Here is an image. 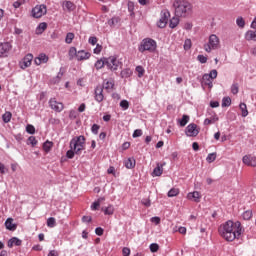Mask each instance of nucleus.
Instances as JSON below:
<instances>
[{
    "label": "nucleus",
    "mask_w": 256,
    "mask_h": 256,
    "mask_svg": "<svg viewBox=\"0 0 256 256\" xmlns=\"http://www.w3.org/2000/svg\"><path fill=\"white\" fill-rule=\"evenodd\" d=\"M241 222H233L228 220L225 224L219 227V233L226 241H235L241 236Z\"/></svg>",
    "instance_id": "obj_1"
},
{
    "label": "nucleus",
    "mask_w": 256,
    "mask_h": 256,
    "mask_svg": "<svg viewBox=\"0 0 256 256\" xmlns=\"http://www.w3.org/2000/svg\"><path fill=\"white\" fill-rule=\"evenodd\" d=\"M176 17H187L191 15L193 6L185 0H175L173 3Z\"/></svg>",
    "instance_id": "obj_2"
},
{
    "label": "nucleus",
    "mask_w": 256,
    "mask_h": 256,
    "mask_svg": "<svg viewBox=\"0 0 256 256\" xmlns=\"http://www.w3.org/2000/svg\"><path fill=\"white\" fill-rule=\"evenodd\" d=\"M70 149H73L76 155H81V152L85 149V136L80 135L72 138L70 141Z\"/></svg>",
    "instance_id": "obj_3"
},
{
    "label": "nucleus",
    "mask_w": 256,
    "mask_h": 256,
    "mask_svg": "<svg viewBox=\"0 0 256 256\" xmlns=\"http://www.w3.org/2000/svg\"><path fill=\"white\" fill-rule=\"evenodd\" d=\"M157 49V42L152 38H144L140 45L138 46V51L140 53H145L148 51L149 53H153Z\"/></svg>",
    "instance_id": "obj_4"
},
{
    "label": "nucleus",
    "mask_w": 256,
    "mask_h": 256,
    "mask_svg": "<svg viewBox=\"0 0 256 256\" xmlns=\"http://www.w3.org/2000/svg\"><path fill=\"white\" fill-rule=\"evenodd\" d=\"M106 66L110 71H117L119 67H123V63L117 59L115 56H110L106 58Z\"/></svg>",
    "instance_id": "obj_5"
},
{
    "label": "nucleus",
    "mask_w": 256,
    "mask_h": 256,
    "mask_svg": "<svg viewBox=\"0 0 256 256\" xmlns=\"http://www.w3.org/2000/svg\"><path fill=\"white\" fill-rule=\"evenodd\" d=\"M219 47V37L217 35L212 34L209 37V41L204 45V49L207 53H211L212 49H218Z\"/></svg>",
    "instance_id": "obj_6"
},
{
    "label": "nucleus",
    "mask_w": 256,
    "mask_h": 256,
    "mask_svg": "<svg viewBox=\"0 0 256 256\" xmlns=\"http://www.w3.org/2000/svg\"><path fill=\"white\" fill-rule=\"evenodd\" d=\"M47 13V6L45 5H40L36 6L32 9V16L35 19H40V17H43Z\"/></svg>",
    "instance_id": "obj_7"
},
{
    "label": "nucleus",
    "mask_w": 256,
    "mask_h": 256,
    "mask_svg": "<svg viewBox=\"0 0 256 256\" xmlns=\"http://www.w3.org/2000/svg\"><path fill=\"white\" fill-rule=\"evenodd\" d=\"M169 17H171L169 10H164L161 12V18L158 22V27L160 29H165V27H167V21H169Z\"/></svg>",
    "instance_id": "obj_8"
},
{
    "label": "nucleus",
    "mask_w": 256,
    "mask_h": 256,
    "mask_svg": "<svg viewBox=\"0 0 256 256\" xmlns=\"http://www.w3.org/2000/svg\"><path fill=\"white\" fill-rule=\"evenodd\" d=\"M185 135L187 137H197V135H199V129L197 128V124H189L185 129Z\"/></svg>",
    "instance_id": "obj_9"
},
{
    "label": "nucleus",
    "mask_w": 256,
    "mask_h": 256,
    "mask_svg": "<svg viewBox=\"0 0 256 256\" xmlns=\"http://www.w3.org/2000/svg\"><path fill=\"white\" fill-rule=\"evenodd\" d=\"M13 49V45L11 42H2L0 43V58L7 57L9 55V51Z\"/></svg>",
    "instance_id": "obj_10"
},
{
    "label": "nucleus",
    "mask_w": 256,
    "mask_h": 256,
    "mask_svg": "<svg viewBox=\"0 0 256 256\" xmlns=\"http://www.w3.org/2000/svg\"><path fill=\"white\" fill-rule=\"evenodd\" d=\"M49 105L51 109H53V111H56L57 113H61V111H63L64 109L63 103L58 102L57 100H55V98L50 99Z\"/></svg>",
    "instance_id": "obj_11"
},
{
    "label": "nucleus",
    "mask_w": 256,
    "mask_h": 256,
    "mask_svg": "<svg viewBox=\"0 0 256 256\" xmlns=\"http://www.w3.org/2000/svg\"><path fill=\"white\" fill-rule=\"evenodd\" d=\"M244 165H248V167H256V157L251 155H245L242 158Z\"/></svg>",
    "instance_id": "obj_12"
},
{
    "label": "nucleus",
    "mask_w": 256,
    "mask_h": 256,
    "mask_svg": "<svg viewBox=\"0 0 256 256\" xmlns=\"http://www.w3.org/2000/svg\"><path fill=\"white\" fill-rule=\"evenodd\" d=\"M62 8L64 11H68V13H71L72 11H75L76 6H75V3L69 0H66L62 2Z\"/></svg>",
    "instance_id": "obj_13"
},
{
    "label": "nucleus",
    "mask_w": 256,
    "mask_h": 256,
    "mask_svg": "<svg viewBox=\"0 0 256 256\" xmlns=\"http://www.w3.org/2000/svg\"><path fill=\"white\" fill-rule=\"evenodd\" d=\"M91 57V53L85 52V50H79L77 54V61H87Z\"/></svg>",
    "instance_id": "obj_14"
},
{
    "label": "nucleus",
    "mask_w": 256,
    "mask_h": 256,
    "mask_svg": "<svg viewBox=\"0 0 256 256\" xmlns=\"http://www.w3.org/2000/svg\"><path fill=\"white\" fill-rule=\"evenodd\" d=\"M95 99H96V101H98V103H101V101H103L104 96H103L102 86H97L95 88Z\"/></svg>",
    "instance_id": "obj_15"
},
{
    "label": "nucleus",
    "mask_w": 256,
    "mask_h": 256,
    "mask_svg": "<svg viewBox=\"0 0 256 256\" xmlns=\"http://www.w3.org/2000/svg\"><path fill=\"white\" fill-rule=\"evenodd\" d=\"M5 227L8 229V231H16L17 230V224L13 223V218H7L5 221Z\"/></svg>",
    "instance_id": "obj_16"
},
{
    "label": "nucleus",
    "mask_w": 256,
    "mask_h": 256,
    "mask_svg": "<svg viewBox=\"0 0 256 256\" xmlns=\"http://www.w3.org/2000/svg\"><path fill=\"white\" fill-rule=\"evenodd\" d=\"M187 198L195 201V203H199V201H201V194L197 191L190 192L188 193Z\"/></svg>",
    "instance_id": "obj_17"
},
{
    "label": "nucleus",
    "mask_w": 256,
    "mask_h": 256,
    "mask_svg": "<svg viewBox=\"0 0 256 256\" xmlns=\"http://www.w3.org/2000/svg\"><path fill=\"white\" fill-rule=\"evenodd\" d=\"M22 243H23V241H21V239H19L17 237H13L10 240H8V247L10 249L13 247V245H15L16 247H21Z\"/></svg>",
    "instance_id": "obj_18"
},
{
    "label": "nucleus",
    "mask_w": 256,
    "mask_h": 256,
    "mask_svg": "<svg viewBox=\"0 0 256 256\" xmlns=\"http://www.w3.org/2000/svg\"><path fill=\"white\" fill-rule=\"evenodd\" d=\"M31 61H33V54H27L23 59L22 69H27V67H30Z\"/></svg>",
    "instance_id": "obj_19"
},
{
    "label": "nucleus",
    "mask_w": 256,
    "mask_h": 256,
    "mask_svg": "<svg viewBox=\"0 0 256 256\" xmlns=\"http://www.w3.org/2000/svg\"><path fill=\"white\" fill-rule=\"evenodd\" d=\"M124 165L126 169H134L136 165L135 158H128L127 160L124 161Z\"/></svg>",
    "instance_id": "obj_20"
},
{
    "label": "nucleus",
    "mask_w": 256,
    "mask_h": 256,
    "mask_svg": "<svg viewBox=\"0 0 256 256\" xmlns=\"http://www.w3.org/2000/svg\"><path fill=\"white\" fill-rule=\"evenodd\" d=\"M164 165H165V162L163 164H161L160 166L158 164L157 167L154 168L153 175H155V177H161V175H163V166Z\"/></svg>",
    "instance_id": "obj_21"
},
{
    "label": "nucleus",
    "mask_w": 256,
    "mask_h": 256,
    "mask_svg": "<svg viewBox=\"0 0 256 256\" xmlns=\"http://www.w3.org/2000/svg\"><path fill=\"white\" fill-rule=\"evenodd\" d=\"M79 52H77V48L75 47H71L69 49L68 55H69V60L73 61L75 59V57L77 58Z\"/></svg>",
    "instance_id": "obj_22"
},
{
    "label": "nucleus",
    "mask_w": 256,
    "mask_h": 256,
    "mask_svg": "<svg viewBox=\"0 0 256 256\" xmlns=\"http://www.w3.org/2000/svg\"><path fill=\"white\" fill-rule=\"evenodd\" d=\"M105 65H107V58L100 59L95 63V67L97 70L103 69Z\"/></svg>",
    "instance_id": "obj_23"
},
{
    "label": "nucleus",
    "mask_w": 256,
    "mask_h": 256,
    "mask_svg": "<svg viewBox=\"0 0 256 256\" xmlns=\"http://www.w3.org/2000/svg\"><path fill=\"white\" fill-rule=\"evenodd\" d=\"M45 29H47V23L45 22L40 23L36 28V35H41L43 31H45Z\"/></svg>",
    "instance_id": "obj_24"
},
{
    "label": "nucleus",
    "mask_w": 256,
    "mask_h": 256,
    "mask_svg": "<svg viewBox=\"0 0 256 256\" xmlns=\"http://www.w3.org/2000/svg\"><path fill=\"white\" fill-rule=\"evenodd\" d=\"M217 121H219V117L217 116L206 118L204 120V125H213V123H217Z\"/></svg>",
    "instance_id": "obj_25"
},
{
    "label": "nucleus",
    "mask_w": 256,
    "mask_h": 256,
    "mask_svg": "<svg viewBox=\"0 0 256 256\" xmlns=\"http://www.w3.org/2000/svg\"><path fill=\"white\" fill-rule=\"evenodd\" d=\"M180 127H185L189 123V115H183L182 119L178 120Z\"/></svg>",
    "instance_id": "obj_26"
},
{
    "label": "nucleus",
    "mask_w": 256,
    "mask_h": 256,
    "mask_svg": "<svg viewBox=\"0 0 256 256\" xmlns=\"http://www.w3.org/2000/svg\"><path fill=\"white\" fill-rule=\"evenodd\" d=\"M239 108L242 111V117H247V115H249V111L247 110V104L240 103Z\"/></svg>",
    "instance_id": "obj_27"
},
{
    "label": "nucleus",
    "mask_w": 256,
    "mask_h": 256,
    "mask_svg": "<svg viewBox=\"0 0 256 256\" xmlns=\"http://www.w3.org/2000/svg\"><path fill=\"white\" fill-rule=\"evenodd\" d=\"M177 25H179V16L173 17V18L170 20L169 27H170L171 29H175V27H177Z\"/></svg>",
    "instance_id": "obj_28"
},
{
    "label": "nucleus",
    "mask_w": 256,
    "mask_h": 256,
    "mask_svg": "<svg viewBox=\"0 0 256 256\" xmlns=\"http://www.w3.org/2000/svg\"><path fill=\"white\" fill-rule=\"evenodd\" d=\"M74 39H75V34L73 32L67 33L65 38V43H67L68 45H71Z\"/></svg>",
    "instance_id": "obj_29"
},
{
    "label": "nucleus",
    "mask_w": 256,
    "mask_h": 256,
    "mask_svg": "<svg viewBox=\"0 0 256 256\" xmlns=\"http://www.w3.org/2000/svg\"><path fill=\"white\" fill-rule=\"evenodd\" d=\"M132 74H133V72L131 71V69H124V70H122L121 73H120L122 79H128V77H129L130 75H132Z\"/></svg>",
    "instance_id": "obj_30"
},
{
    "label": "nucleus",
    "mask_w": 256,
    "mask_h": 256,
    "mask_svg": "<svg viewBox=\"0 0 256 256\" xmlns=\"http://www.w3.org/2000/svg\"><path fill=\"white\" fill-rule=\"evenodd\" d=\"M102 211H104L105 215H113V213H115V208H113V206H108L106 208H102Z\"/></svg>",
    "instance_id": "obj_31"
},
{
    "label": "nucleus",
    "mask_w": 256,
    "mask_h": 256,
    "mask_svg": "<svg viewBox=\"0 0 256 256\" xmlns=\"http://www.w3.org/2000/svg\"><path fill=\"white\" fill-rule=\"evenodd\" d=\"M251 217H253V211L251 210H247L242 214V218L244 219V221H249Z\"/></svg>",
    "instance_id": "obj_32"
},
{
    "label": "nucleus",
    "mask_w": 256,
    "mask_h": 256,
    "mask_svg": "<svg viewBox=\"0 0 256 256\" xmlns=\"http://www.w3.org/2000/svg\"><path fill=\"white\" fill-rule=\"evenodd\" d=\"M215 159H217V153L215 152L208 154V156L206 157L207 163H213Z\"/></svg>",
    "instance_id": "obj_33"
},
{
    "label": "nucleus",
    "mask_w": 256,
    "mask_h": 256,
    "mask_svg": "<svg viewBox=\"0 0 256 256\" xmlns=\"http://www.w3.org/2000/svg\"><path fill=\"white\" fill-rule=\"evenodd\" d=\"M115 86V83H113V81H106L104 82V85H103V89H106V91H109L111 89H113V87Z\"/></svg>",
    "instance_id": "obj_34"
},
{
    "label": "nucleus",
    "mask_w": 256,
    "mask_h": 256,
    "mask_svg": "<svg viewBox=\"0 0 256 256\" xmlns=\"http://www.w3.org/2000/svg\"><path fill=\"white\" fill-rule=\"evenodd\" d=\"M179 194V188H172L168 192V197H177Z\"/></svg>",
    "instance_id": "obj_35"
},
{
    "label": "nucleus",
    "mask_w": 256,
    "mask_h": 256,
    "mask_svg": "<svg viewBox=\"0 0 256 256\" xmlns=\"http://www.w3.org/2000/svg\"><path fill=\"white\" fill-rule=\"evenodd\" d=\"M51 147H53V142L46 141L43 144V149L46 151V153H49L51 151Z\"/></svg>",
    "instance_id": "obj_36"
},
{
    "label": "nucleus",
    "mask_w": 256,
    "mask_h": 256,
    "mask_svg": "<svg viewBox=\"0 0 256 256\" xmlns=\"http://www.w3.org/2000/svg\"><path fill=\"white\" fill-rule=\"evenodd\" d=\"M11 117H13V114H11V112H6L3 114L2 119L4 123H9V121H11Z\"/></svg>",
    "instance_id": "obj_37"
},
{
    "label": "nucleus",
    "mask_w": 256,
    "mask_h": 256,
    "mask_svg": "<svg viewBox=\"0 0 256 256\" xmlns=\"http://www.w3.org/2000/svg\"><path fill=\"white\" fill-rule=\"evenodd\" d=\"M231 105V97H224L222 99V107H230Z\"/></svg>",
    "instance_id": "obj_38"
},
{
    "label": "nucleus",
    "mask_w": 256,
    "mask_h": 256,
    "mask_svg": "<svg viewBox=\"0 0 256 256\" xmlns=\"http://www.w3.org/2000/svg\"><path fill=\"white\" fill-rule=\"evenodd\" d=\"M231 93L233 95H237V93H239V84L238 83H234L231 86Z\"/></svg>",
    "instance_id": "obj_39"
},
{
    "label": "nucleus",
    "mask_w": 256,
    "mask_h": 256,
    "mask_svg": "<svg viewBox=\"0 0 256 256\" xmlns=\"http://www.w3.org/2000/svg\"><path fill=\"white\" fill-rule=\"evenodd\" d=\"M236 24L238 25V27L243 29V27H245V20L243 19V17H238L236 19Z\"/></svg>",
    "instance_id": "obj_40"
},
{
    "label": "nucleus",
    "mask_w": 256,
    "mask_h": 256,
    "mask_svg": "<svg viewBox=\"0 0 256 256\" xmlns=\"http://www.w3.org/2000/svg\"><path fill=\"white\" fill-rule=\"evenodd\" d=\"M56 225L55 218L50 217L47 219V227L53 228Z\"/></svg>",
    "instance_id": "obj_41"
},
{
    "label": "nucleus",
    "mask_w": 256,
    "mask_h": 256,
    "mask_svg": "<svg viewBox=\"0 0 256 256\" xmlns=\"http://www.w3.org/2000/svg\"><path fill=\"white\" fill-rule=\"evenodd\" d=\"M136 71L138 72V77H143L145 75V68L143 66H137Z\"/></svg>",
    "instance_id": "obj_42"
},
{
    "label": "nucleus",
    "mask_w": 256,
    "mask_h": 256,
    "mask_svg": "<svg viewBox=\"0 0 256 256\" xmlns=\"http://www.w3.org/2000/svg\"><path fill=\"white\" fill-rule=\"evenodd\" d=\"M75 155H77V154L75 153V150L72 148H70V150H68L66 152L67 159H73V157H75Z\"/></svg>",
    "instance_id": "obj_43"
},
{
    "label": "nucleus",
    "mask_w": 256,
    "mask_h": 256,
    "mask_svg": "<svg viewBox=\"0 0 256 256\" xmlns=\"http://www.w3.org/2000/svg\"><path fill=\"white\" fill-rule=\"evenodd\" d=\"M150 251H151V253H157L159 251V244L152 243L150 245Z\"/></svg>",
    "instance_id": "obj_44"
},
{
    "label": "nucleus",
    "mask_w": 256,
    "mask_h": 256,
    "mask_svg": "<svg viewBox=\"0 0 256 256\" xmlns=\"http://www.w3.org/2000/svg\"><path fill=\"white\" fill-rule=\"evenodd\" d=\"M120 107H121L122 109H124V111H127V109H129V101H127V100H122V101L120 102Z\"/></svg>",
    "instance_id": "obj_45"
},
{
    "label": "nucleus",
    "mask_w": 256,
    "mask_h": 256,
    "mask_svg": "<svg viewBox=\"0 0 256 256\" xmlns=\"http://www.w3.org/2000/svg\"><path fill=\"white\" fill-rule=\"evenodd\" d=\"M26 131L27 133H29L30 135H34L35 133V126L31 125V124H28L26 126Z\"/></svg>",
    "instance_id": "obj_46"
},
{
    "label": "nucleus",
    "mask_w": 256,
    "mask_h": 256,
    "mask_svg": "<svg viewBox=\"0 0 256 256\" xmlns=\"http://www.w3.org/2000/svg\"><path fill=\"white\" fill-rule=\"evenodd\" d=\"M32 145V147H35L37 145V139L34 136H30L28 138V145Z\"/></svg>",
    "instance_id": "obj_47"
},
{
    "label": "nucleus",
    "mask_w": 256,
    "mask_h": 256,
    "mask_svg": "<svg viewBox=\"0 0 256 256\" xmlns=\"http://www.w3.org/2000/svg\"><path fill=\"white\" fill-rule=\"evenodd\" d=\"M38 59L41 61V63H47V61H49V57L45 54H40Z\"/></svg>",
    "instance_id": "obj_48"
},
{
    "label": "nucleus",
    "mask_w": 256,
    "mask_h": 256,
    "mask_svg": "<svg viewBox=\"0 0 256 256\" xmlns=\"http://www.w3.org/2000/svg\"><path fill=\"white\" fill-rule=\"evenodd\" d=\"M211 76H209V74H204L203 76H202V83H204V85H205V83H209V82H211Z\"/></svg>",
    "instance_id": "obj_49"
},
{
    "label": "nucleus",
    "mask_w": 256,
    "mask_h": 256,
    "mask_svg": "<svg viewBox=\"0 0 256 256\" xmlns=\"http://www.w3.org/2000/svg\"><path fill=\"white\" fill-rule=\"evenodd\" d=\"M184 49H185V51H189V49H191V39H186L185 40Z\"/></svg>",
    "instance_id": "obj_50"
},
{
    "label": "nucleus",
    "mask_w": 256,
    "mask_h": 256,
    "mask_svg": "<svg viewBox=\"0 0 256 256\" xmlns=\"http://www.w3.org/2000/svg\"><path fill=\"white\" fill-rule=\"evenodd\" d=\"M61 77H63V72H59L57 76L52 80V83H59V81H61Z\"/></svg>",
    "instance_id": "obj_51"
},
{
    "label": "nucleus",
    "mask_w": 256,
    "mask_h": 256,
    "mask_svg": "<svg viewBox=\"0 0 256 256\" xmlns=\"http://www.w3.org/2000/svg\"><path fill=\"white\" fill-rule=\"evenodd\" d=\"M99 129H100L99 125L93 124L92 128H91V131H92V133H94V135H97L99 133Z\"/></svg>",
    "instance_id": "obj_52"
},
{
    "label": "nucleus",
    "mask_w": 256,
    "mask_h": 256,
    "mask_svg": "<svg viewBox=\"0 0 256 256\" xmlns=\"http://www.w3.org/2000/svg\"><path fill=\"white\" fill-rule=\"evenodd\" d=\"M141 135H143V130L137 129L134 131L132 137L137 138V137H141Z\"/></svg>",
    "instance_id": "obj_53"
},
{
    "label": "nucleus",
    "mask_w": 256,
    "mask_h": 256,
    "mask_svg": "<svg viewBox=\"0 0 256 256\" xmlns=\"http://www.w3.org/2000/svg\"><path fill=\"white\" fill-rule=\"evenodd\" d=\"M197 60L200 62V63H207V57L204 56V55H198L197 56Z\"/></svg>",
    "instance_id": "obj_54"
},
{
    "label": "nucleus",
    "mask_w": 256,
    "mask_h": 256,
    "mask_svg": "<svg viewBox=\"0 0 256 256\" xmlns=\"http://www.w3.org/2000/svg\"><path fill=\"white\" fill-rule=\"evenodd\" d=\"M101 206V204L98 201H95L92 205H91V209L92 211H97V209H99V207Z\"/></svg>",
    "instance_id": "obj_55"
},
{
    "label": "nucleus",
    "mask_w": 256,
    "mask_h": 256,
    "mask_svg": "<svg viewBox=\"0 0 256 256\" xmlns=\"http://www.w3.org/2000/svg\"><path fill=\"white\" fill-rule=\"evenodd\" d=\"M88 43H90V45H97V37L91 36L88 40Z\"/></svg>",
    "instance_id": "obj_56"
},
{
    "label": "nucleus",
    "mask_w": 256,
    "mask_h": 256,
    "mask_svg": "<svg viewBox=\"0 0 256 256\" xmlns=\"http://www.w3.org/2000/svg\"><path fill=\"white\" fill-rule=\"evenodd\" d=\"M123 256H129L131 255V249H129L128 247H124L122 250Z\"/></svg>",
    "instance_id": "obj_57"
},
{
    "label": "nucleus",
    "mask_w": 256,
    "mask_h": 256,
    "mask_svg": "<svg viewBox=\"0 0 256 256\" xmlns=\"http://www.w3.org/2000/svg\"><path fill=\"white\" fill-rule=\"evenodd\" d=\"M141 203H142V205H145V207H151L150 199H142Z\"/></svg>",
    "instance_id": "obj_58"
},
{
    "label": "nucleus",
    "mask_w": 256,
    "mask_h": 256,
    "mask_svg": "<svg viewBox=\"0 0 256 256\" xmlns=\"http://www.w3.org/2000/svg\"><path fill=\"white\" fill-rule=\"evenodd\" d=\"M91 221H93V218H91V216H83L82 217L83 223H91Z\"/></svg>",
    "instance_id": "obj_59"
},
{
    "label": "nucleus",
    "mask_w": 256,
    "mask_h": 256,
    "mask_svg": "<svg viewBox=\"0 0 256 256\" xmlns=\"http://www.w3.org/2000/svg\"><path fill=\"white\" fill-rule=\"evenodd\" d=\"M208 75L210 76L211 79H217V70H211Z\"/></svg>",
    "instance_id": "obj_60"
},
{
    "label": "nucleus",
    "mask_w": 256,
    "mask_h": 256,
    "mask_svg": "<svg viewBox=\"0 0 256 256\" xmlns=\"http://www.w3.org/2000/svg\"><path fill=\"white\" fill-rule=\"evenodd\" d=\"M102 49H103V46L97 44V45H96V48L94 49V53H95L96 55H99V53H101Z\"/></svg>",
    "instance_id": "obj_61"
},
{
    "label": "nucleus",
    "mask_w": 256,
    "mask_h": 256,
    "mask_svg": "<svg viewBox=\"0 0 256 256\" xmlns=\"http://www.w3.org/2000/svg\"><path fill=\"white\" fill-rule=\"evenodd\" d=\"M151 222L155 223V225H159V223H161V218L155 216L151 218Z\"/></svg>",
    "instance_id": "obj_62"
},
{
    "label": "nucleus",
    "mask_w": 256,
    "mask_h": 256,
    "mask_svg": "<svg viewBox=\"0 0 256 256\" xmlns=\"http://www.w3.org/2000/svg\"><path fill=\"white\" fill-rule=\"evenodd\" d=\"M95 233H96V235H98L99 237H101V235H103V233H104V230H103V228H101V227H97V228L95 229Z\"/></svg>",
    "instance_id": "obj_63"
},
{
    "label": "nucleus",
    "mask_w": 256,
    "mask_h": 256,
    "mask_svg": "<svg viewBox=\"0 0 256 256\" xmlns=\"http://www.w3.org/2000/svg\"><path fill=\"white\" fill-rule=\"evenodd\" d=\"M47 256H59V252L57 250H51Z\"/></svg>",
    "instance_id": "obj_64"
}]
</instances>
